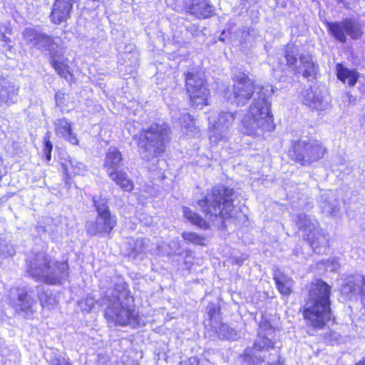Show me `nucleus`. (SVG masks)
Wrapping results in <instances>:
<instances>
[{
  "label": "nucleus",
  "instance_id": "obj_36",
  "mask_svg": "<svg viewBox=\"0 0 365 365\" xmlns=\"http://www.w3.org/2000/svg\"><path fill=\"white\" fill-rule=\"evenodd\" d=\"M38 297L42 307H46L52 304V302L53 301L52 295L48 294L47 292H41L38 294Z\"/></svg>",
  "mask_w": 365,
  "mask_h": 365
},
{
  "label": "nucleus",
  "instance_id": "obj_44",
  "mask_svg": "<svg viewBox=\"0 0 365 365\" xmlns=\"http://www.w3.org/2000/svg\"><path fill=\"white\" fill-rule=\"evenodd\" d=\"M268 365H282V363H280L279 361L274 362V363H269Z\"/></svg>",
  "mask_w": 365,
  "mask_h": 365
},
{
  "label": "nucleus",
  "instance_id": "obj_11",
  "mask_svg": "<svg viewBox=\"0 0 365 365\" xmlns=\"http://www.w3.org/2000/svg\"><path fill=\"white\" fill-rule=\"evenodd\" d=\"M248 125L255 130H260L262 132H272L275 129L274 118L269 108L264 110L263 107L259 108L256 102H254L249 108Z\"/></svg>",
  "mask_w": 365,
  "mask_h": 365
},
{
  "label": "nucleus",
  "instance_id": "obj_37",
  "mask_svg": "<svg viewBox=\"0 0 365 365\" xmlns=\"http://www.w3.org/2000/svg\"><path fill=\"white\" fill-rule=\"evenodd\" d=\"M50 365H73L72 362L68 358H66L61 356H57L53 357L50 361Z\"/></svg>",
  "mask_w": 365,
  "mask_h": 365
},
{
  "label": "nucleus",
  "instance_id": "obj_39",
  "mask_svg": "<svg viewBox=\"0 0 365 365\" xmlns=\"http://www.w3.org/2000/svg\"><path fill=\"white\" fill-rule=\"evenodd\" d=\"M179 365H203L196 356H191L186 360L181 361Z\"/></svg>",
  "mask_w": 365,
  "mask_h": 365
},
{
  "label": "nucleus",
  "instance_id": "obj_40",
  "mask_svg": "<svg viewBox=\"0 0 365 365\" xmlns=\"http://www.w3.org/2000/svg\"><path fill=\"white\" fill-rule=\"evenodd\" d=\"M65 96L66 93L62 91H58L55 93L54 98L57 106H63L64 104Z\"/></svg>",
  "mask_w": 365,
  "mask_h": 365
},
{
  "label": "nucleus",
  "instance_id": "obj_8",
  "mask_svg": "<svg viewBox=\"0 0 365 365\" xmlns=\"http://www.w3.org/2000/svg\"><path fill=\"white\" fill-rule=\"evenodd\" d=\"M232 89L229 98L232 99L237 106L246 105L255 96L257 90L262 86L257 84L256 81L250 78L247 72L240 71L232 76Z\"/></svg>",
  "mask_w": 365,
  "mask_h": 365
},
{
  "label": "nucleus",
  "instance_id": "obj_45",
  "mask_svg": "<svg viewBox=\"0 0 365 365\" xmlns=\"http://www.w3.org/2000/svg\"><path fill=\"white\" fill-rule=\"evenodd\" d=\"M337 1H338L339 3H342V2H344V0H337Z\"/></svg>",
  "mask_w": 365,
  "mask_h": 365
},
{
  "label": "nucleus",
  "instance_id": "obj_25",
  "mask_svg": "<svg viewBox=\"0 0 365 365\" xmlns=\"http://www.w3.org/2000/svg\"><path fill=\"white\" fill-rule=\"evenodd\" d=\"M66 180H70L77 175H81L85 170V165L73 159H66L61 163Z\"/></svg>",
  "mask_w": 365,
  "mask_h": 365
},
{
  "label": "nucleus",
  "instance_id": "obj_38",
  "mask_svg": "<svg viewBox=\"0 0 365 365\" xmlns=\"http://www.w3.org/2000/svg\"><path fill=\"white\" fill-rule=\"evenodd\" d=\"M220 306L215 304H211L207 310L208 319L210 321L213 320L216 316L220 314Z\"/></svg>",
  "mask_w": 365,
  "mask_h": 365
},
{
  "label": "nucleus",
  "instance_id": "obj_32",
  "mask_svg": "<svg viewBox=\"0 0 365 365\" xmlns=\"http://www.w3.org/2000/svg\"><path fill=\"white\" fill-rule=\"evenodd\" d=\"M296 223L298 225L299 230L304 232H307L316 226L308 215L302 214L297 215Z\"/></svg>",
  "mask_w": 365,
  "mask_h": 365
},
{
  "label": "nucleus",
  "instance_id": "obj_30",
  "mask_svg": "<svg viewBox=\"0 0 365 365\" xmlns=\"http://www.w3.org/2000/svg\"><path fill=\"white\" fill-rule=\"evenodd\" d=\"M294 43H288L284 48V57L286 60L287 65L293 67L297 70L298 59L296 56Z\"/></svg>",
  "mask_w": 365,
  "mask_h": 365
},
{
  "label": "nucleus",
  "instance_id": "obj_2",
  "mask_svg": "<svg viewBox=\"0 0 365 365\" xmlns=\"http://www.w3.org/2000/svg\"><path fill=\"white\" fill-rule=\"evenodd\" d=\"M235 190L225 185H217L212 187L208 196L197 200L202 212L209 219L219 217L222 223L233 217Z\"/></svg>",
  "mask_w": 365,
  "mask_h": 365
},
{
  "label": "nucleus",
  "instance_id": "obj_27",
  "mask_svg": "<svg viewBox=\"0 0 365 365\" xmlns=\"http://www.w3.org/2000/svg\"><path fill=\"white\" fill-rule=\"evenodd\" d=\"M182 216L192 225L201 230H205L210 228V222L207 220L188 207H182Z\"/></svg>",
  "mask_w": 365,
  "mask_h": 365
},
{
  "label": "nucleus",
  "instance_id": "obj_34",
  "mask_svg": "<svg viewBox=\"0 0 365 365\" xmlns=\"http://www.w3.org/2000/svg\"><path fill=\"white\" fill-rule=\"evenodd\" d=\"M235 112L222 111L219 114V120L226 125L232 124L235 119Z\"/></svg>",
  "mask_w": 365,
  "mask_h": 365
},
{
  "label": "nucleus",
  "instance_id": "obj_3",
  "mask_svg": "<svg viewBox=\"0 0 365 365\" xmlns=\"http://www.w3.org/2000/svg\"><path fill=\"white\" fill-rule=\"evenodd\" d=\"M115 290L124 294V300L120 301L119 297H116L118 302L117 306L110 304L104 311V317L108 321L115 323L120 327L131 325L135 328L140 325L141 317L136 310L135 297L132 295L127 282L115 284Z\"/></svg>",
  "mask_w": 365,
  "mask_h": 365
},
{
  "label": "nucleus",
  "instance_id": "obj_43",
  "mask_svg": "<svg viewBox=\"0 0 365 365\" xmlns=\"http://www.w3.org/2000/svg\"><path fill=\"white\" fill-rule=\"evenodd\" d=\"M354 365H365V356L361 358L359 361H357Z\"/></svg>",
  "mask_w": 365,
  "mask_h": 365
},
{
  "label": "nucleus",
  "instance_id": "obj_24",
  "mask_svg": "<svg viewBox=\"0 0 365 365\" xmlns=\"http://www.w3.org/2000/svg\"><path fill=\"white\" fill-rule=\"evenodd\" d=\"M17 299L20 302L15 305L16 312L18 313H23L26 317H30L33 315L34 300H31L29 292L27 291H22L17 296Z\"/></svg>",
  "mask_w": 365,
  "mask_h": 365
},
{
  "label": "nucleus",
  "instance_id": "obj_35",
  "mask_svg": "<svg viewBox=\"0 0 365 365\" xmlns=\"http://www.w3.org/2000/svg\"><path fill=\"white\" fill-rule=\"evenodd\" d=\"M184 116L186 117L187 119V122L186 120H184L185 123V128L190 132L199 131L197 126L195 125V118L190 113H186Z\"/></svg>",
  "mask_w": 365,
  "mask_h": 365
},
{
  "label": "nucleus",
  "instance_id": "obj_9",
  "mask_svg": "<svg viewBox=\"0 0 365 365\" xmlns=\"http://www.w3.org/2000/svg\"><path fill=\"white\" fill-rule=\"evenodd\" d=\"M93 205L97 213L96 221L93 222L94 230L92 235H100L111 237L118 225V219L110 209L106 198H93Z\"/></svg>",
  "mask_w": 365,
  "mask_h": 365
},
{
  "label": "nucleus",
  "instance_id": "obj_15",
  "mask_svg": "<svg viewBox=\"0 0 365 365\" xmlns=\"http://www.w3.org/2000/svg\"><path fill=\"white\" fill-rule=\"evenodd\" d=\"M123 165V156L122 153L117 147H110L105 153L103 165L107 175H108V173H113L119 170V168Z\"/></svg>",
  "mask_w": 365,
  "mask_h": 365
},
{
  "label": "nucleus",
  "instance_id": "obj_4",
  "mask_svg": "<svg viewBox=\"0 0 365 365\" xmlns=\"http://www.w3.org/2000/svg\"><path fill=\"white\" fill-rule=\"evenodd\" d=\"M171 128L167 124L153 123L146 128H142L133 139L140 153L152 158L162 156L171 141Z\"/></svg>",
  "mask_w": 365,
  "mask_h": 365
},
{
  "label": "nucleus",
  "instance_id": "obj_20",
  "mask_svg": "<svg viewBox=\"0 0 365 365\" xmlns=\"http://www.w3.org/2000/svg\"><path fill=\"white\" fill-rule=\"evenodd\" d=\"M19 88L11 82L0 81V107L14 103V98L18 95Z\"/></svg>",
  "mask_w": 365,
  "mask_h": 365
},
{
  "label": "nucleus",
  "instance_id": "obj_31",
  "mask_svg": "<svg viewBox=\"0 0 365 365\" xmlns=\"http://www.w3.org/2000/svg\"><path fill=\"white\" fill-rule=\"evenodd\" d=\"M51 132L47 131L43 138V152L48 163L51 160V153L53 148L51 142Z\"/></svg>",
  "mask_w": 365,
  "mask_h": 365
},
{
  "label": "nucleus",
  "instance_id": "obj_33",
  "mask_svg": "<svg viewBox=\"0 0 365 365\" xmlns=\"http://www.w3.org/2000/svg\"><path fill=\"white\" fill-rule=\"evenodd\" d=\"M303 103L312 110L317 109V105L321 103V100L314 95L312 90L307 91V94L304 96Z\"/></svg>",
  "mask_w": 365,
  "mask_h": 365
},
{
  "label": "nucleus",
  "instance_id": "obj_23",
  "mask_svg": "<svg viewBox=\"0 0 365 365\" xmlns=\"http://www.w3.org/2000/svg\"><path fill=\"white\" fill-rule=\"evenodd\" d=\"M273 279L277 291L282 296L288 297L293 292L294 282L291 277L278 273L274 274Z\"/></svg>",
  "mask_w": 365,
  "mask_h": 365
},
{
  "label": "nucleus",
  "instance_id": "obj_28",
  "mask_svg": "<svg viewBox=\"0 0 365 365\" xmlns=\"http://www.w3.org/2000/svg\"><path fill=\"white\" fill-rule=\"evenodd\" d=\"M302 65L304 66L302 76L305 78L313 76L316 78V75L319 71V65L313 61L312 56L309 55L307 58L304 56L299 57Z\"/></svg>",
  "mask_w": 365,
  "mask_h": 365
},
{
  "label": "nucleus",
  "instance_id": "obj_6",
  "mask_svg": "<svg viewBox=\"0 0 365 365\" xmlns=\"http://www.w3.org/2000/svg\"><path fill=\"white\" fill-rule=\"evenodd\" d=\"M37 264L30 262L26 272L29 277L36 282H41L48 285H58L68 277L69 265L67 260L54 261L47 255H43Z\"/></svg>",
  "mask_w": 365,
  "mask_h": 365
},
{
  "label": "nucleus",
  "instance_id": "obj_1",
  "mask_svg": "<svg viewBox=\"0 0 365 365\" xmlns=\"http://www.w3.org/2000/svg\"><path fill=\"white\" fill-rule=\"evenodd\" d=\"M331 297V287L323 279L317 278L309 284L307 297L299 309L308 327L322 330L329 324H336Z\"/></svg>",
  "mask_w": 365,
  "mask_h": 365
},
{
  "label": "nucleus",
  "instance_id": "obj_14",
  "mask_svg": "<svg viewBox=\"0 0 365 365\" xmlns=\"http://www.w3.org/2000/svg\"><path fill=\"white\" fill-rule=\"evenodd\" d=\"M73 4L68 2L53 1L49 14L50 21L53 25L66 23L71 18Z\"/></svg>",
  "mask_w": 365,
  "mask_h": 365
},
{
  "label": "nucleus",
  "instance_id": "obj_19",
  "mask_svg": "<svg viewBox=\"0 0 365 365\" xmlns=\"http://www.w3.org/2000/svg\"><path fill=\"white\" fill-rule=\"evenodd\" d=\"M337 79L349 87H354L359 79L360 73L355 69L345 67L341 63L336 64Z\"/></svg>",
  "mask_w": 365,
  "mask_h": 365
},
{
  "label": "nucleus",
  "instance_id": "obj_29",
  "mask_svg": "<svg viewBox=\"0 0 365 365\" xmlns=\"http://www.w3.org/2000/svg\"><path fill=\"white\" fill-rule=\"evenodd\" d=\"M181 237L187 244H192L200 247H205L207 245L206 237L195 232H182Z\"/></svg>",
  "mask_w": 365,
  "mask_h": 365
},
{
  "label": "nucleus",
  "instance_id": "obj_26",
  "mask_svg": "<svg viewBox=\"0 0 365 365\" xmlns=\"http://www.w3.org/2000/svg\"><path fill=\"white\" fill-rule=\"evenodd\" d=\"M304 240L313 248L319 247L324 240L328 241L326 233L319 227L318 222L317 226L304 233Z\"/></svg>",
  "mask_w": 365,
  "mask_h": 365
},
{
  "label": "nucleus",
  "instance_id": "obj_17",
  "mask_svg": "<svg viewBox=\"0 0 365 365\" xmlns=\"http://www.w3.org/2000/svg\"><path fill=\"white\" fill-rule=\"evenodd\" d=\"M54 126V131L56 135H61L65 140L73 145L79 144L77 135L73 130V124L68 119L66 118L57 119Z\"/></svg>",
  "mask_w": 365,
  "mask_h": 365
},
{
  "label": "nucleus",
  "instance_id": "obj_22",
  "mask_svg": "<svg viewBox=\"0 0 365 365\" xmlns=\"http://www.w3.org/2000/svg\"><path fill=\"white\" fill-rule=\"evenodd\" d=\"M50 63L58 76L61 78L66 80L69 83L75 81L73 72L68 65L67 59L60 61L53 58Z\"/></svg>",
  "mask_w": 365,
  "mask_h": 365
},
{
  "label": "nucleus",
  "instance_id": "obj_5",
  "mask_svg": "<svg viewBox=\"0 0 365 365\" xmlns=\"http://www.w3.org/2000/svg\"><path fill=\"white\" fill-rule=\"evenodd\" d=\"M183 76L184 91L190 108L202 110L210 106L211 91L205 73L199 68H193L184 73Z\"/></svg>",
  "mask_w": 365,
  "mask_h": 365
},
{
  "label": "nucleus",
  "instance_id": "obj_7",
  "mask_svg": "<svg viewBox=\"0 0 365 365\" xmlns=\"http://www.w3.org/2000/svg\"><path fill=\"white\" fill-rule=\"evenodd\" d=\"M328 153L325 144L317 139L291 140L287 151V157L293 163L302 167L310 166L322 160Z\"/></svg>",
  "mask_w": 365,
  "mask_h": 365
},
{
  "label": "nucleus",
  "instance_id": "obj_21",
  "mask_svg": "<svg viewBox=\"0 0 365 365\" xmlns=\"http://www.w3.org/2000/svg\"><path fill=\"white\" fill-rule=\"evenodd\" d=\"M108 176L123 192H131L135 188L134 182L129 178L127 173L122 169L113 173H108Z\"/></svg>",
  "mask_w": 365,
  "mask_h": 365
},
{
  "label": "nucleus",
  "instance_id": "obj_18",
  "mask_svg": "<svg viewBox=\"0 0 365 365\" xmlns=\"http://www.w3.org/2000/svg\"><path fill=\"white\" fill-rule=\"evenodd\" d=\"M22 37L28 44H32L34 46H37L43 43L47 46H51L53 43V36L31 27L24 29L22 32Z\"/></svg>",
  "mask_w": 365,
  "mask_h": 365
},
{
  "label": "nucleus",
  "instance_id": "obj_42",
  "mask_svg": "<svg viewBox=\"0 0 365 365\" xmlns=\"http://www.w3.org/2000/svg\"><path fill=\"white\" fill-rule=\"evenodd\" d=\"M335 334H336V333H334V332H330V333H328L326 335H324V338L326 341H331V336L332 335H335Z\"/></svg>",
  "mask_w": 365,
  "mask_h": 365
},
{
  "label": "nucleus",
  "instance_id": "obj_13",
  "mask_svg": "<svg viewBox=\"0 0 365 365\" xmlns=\"http://www.w3.org/2000/svg\"><path fill=\"white\" fill-rule=\"evenodd\" d=\"M342 290L349 299L359 295L361 302L365 306V275H350L343 284Z\"/></svg>",
  "mask_w": 365,
  "mask_h": 365
},
{
  "label": "nucleus",
  "instance_id": "obj_41",
  "mask_svg": "<svg viewBox=\"0 0 365 365\" xmlns=\"http://www.w3.org/2000/svg\"><path fill=\"white\" fill-rule=\"evenodd\" d=\"M1 41L6 43H11V39L4 34L1 35Z\"/></svg>",
  "mask_w": 365,
  "mask_h": 365
},
{
  "label": "nucleus",
  "instance_id": "obj_16",
  "mask_svg": "<svg viewBox=\"0 0 365 365\" xmlns=\"http://www.w3.org/2000/svg\"><path fill=\"white\" fill-rule=\"evenodd\" d=\"M185 10L198 19H207L213 15L212 8L208 0H190L185 6Z\"/></svg>",
  "mask_w": 365,
  "mask_h": 365
},
{
  "label": "nucleus",
  "instance_id": "obj_10",
  "mask_svg": "<svg viewBox=\"0 0 365 365\" xmlns=\"http://www.w3.org/2000/svg\"><path fill=\"white\" fill-rule=\"evenodd\" d=\"M324 24L329 34L342 43L346 42V36L358 40L364 34L361 25L351 18H345L340 21H326Z\"/></svg>",
  "mask_w": 365,
  "mask_h": 365
},
{
  "label": "nucleus",
  "instance_id": "obj_12",
  "mask_svg": "<svg viewBox=\"0 0 365 365\" xmlns=\"http://www.w3.org/2000/svg\"><path fill=\"white\" fill-rule=\"evenodd\" d=\"M276 341L267 337L265 334H258L252 346H247L242 354L246 362L249 364H261L264 359L258 353L268 351L275 348Z\"/></svg>",
  "mask_w": 365,
  "mask_h": 365
},
{
  "label": "nucleus",
  "instance_id": "obj_46",
  "mask_svg": "<svg viewBox=\"0 0 365 365\" xmlns=\"http://www.w3.org/2000/svg\"><path fill=\"white\" fill-rule=\"evenodd\" d=\"M334 339H335V340L338 339V336H335V337H334Z\"/></svg>",
  "mask_w": 365,
  "mask_h": 365
}]
</instances>
